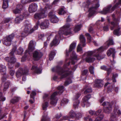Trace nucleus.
I'll list each match as a JSON object with an SVG mask.
<instances>
[{
    "instance_id": "a19ab883",
    "label": "nucleus",
    "mask_w": 121,
    "mask_h": 121,
    "mask_svg": "<svg viewBox=\"0 0 121 121\" xmlns=\"http://www.w3.org/2000/svg\"><path fill=\"white\" fill-rule=\"evenodd\" d=\"M64 88V87L63 86H59L58 87V89L59 91L58 93L59 94H60L62 93L63 91Z\"/></svg>"
},
{
    "instance_id": "20e7f679",
    "label": "nucleus",
    "mask_w": 121,
    "mask_h": 121,
    "mask_svg": "<svg viewBox=\"0 0 121 121\" xmlns=\"http://www.w3.org/2000/svg\"><path fill=\"white\" fill-rule=\"evenodd\" d=\"M104 50L103 47L102 46L96 49H95L92 52L94 57H95L97 60H100L104 58L105 57V54H102V52Z\"/></svg>"
},
{
    "instance_id": "412c9836",
    "label": "nucleus",
    "mask_w": 121,
    "mask_h": 121,
    "mask_svg": "<svg viewBox=\"0 0 121 121\" xmlns=\"http://www.w3.org/2000/svg\"><path fill=\"white\" fill-rule=\"evenodd\" d=\"M115 52V49L114 48H110L107 50L106 53L108 56H109L111 55H112V57L114 58Z\"/></svg>"
},
{
    "instance_id": "393cba45",
    "label": "nucleus",
    "mask_w": 121,
    "mask_h": 121,
    "mask_svg": "<svg viewBox=\"0 0 121 121\" xmlns=\"http://www.w3.org/2000/svg\"><path fill=\"white\" fill-rule=\"evenodd\" d=\"M121 28L119 26L116 29L114 30L113 31L114 35L118 36L121 35Z\"/></svg>"
},
{
    "instance_id": "2f4dec72",
    "label": "nucleus",
    "mask_w": 121,
    "mask_h": 121,
    "mask_svg": "<svg viewBox=\"0 0 121 121\" xmlns=\"http://www.w3.org/2000/svg\"><path fill=\"white\" fill-rule=\"evenodd\" d=\"M76 43L74 42L72 43L70 45L69 50V52H70L74 49L76 46Z\"/></svg>"
},
{
    "instance_id": "3c124183",
    "label": "nucleus",
    "mask_w": 121,
    "mask_h": 121,
    "mask_svg": "<svg viewBox=\"0 0 121 121\" xmlns=\"http://www.w3.org/2000/svg\"><path fill=\"white\" fill-rule=\"evenodd\" d=\"M68 100L67 99L65 98H63L62 100L60 103L61 105H64V104L68 103Z\"/></svg>"
},
{
    "instance_id": "13d9d810",
    "label": "nucleus",
    "mask_w": 121,
    "mask_h": 121,
    "mask_svg": "<svg viewBox=\"0 0 121 121\" xmlns=\"http://www.w3.org/2000/svg\"><path fill=\"white\" fill-rule=\"evenodd\" d=\"M21 11V10L20 9L17 8L16 7V9L13 10V12L15 14H17L20 13Z\"/></svg>"
},
{
    "instance_id": "72a5a7b5",
    "label": "nucleus",
    "mask_w": 121,
    "mask_h": 121,
    "mask_svg": "<svg viewBox=\"0 0 121 121\" xmlns=\"http://www.w3.org/2000/svg\"><path fill=\"white\" fill-rule=\"evenodd\" d=\"M50 20L51 22L53 23H56L59 21L58 18L56 16L50 18Z\"/></svg>"
},
{
    "instance_id": "4468645a",
    "label": "nucleus",
    "mask_w": 121,
    "mask_h": 121,
    "mask_svg": "<svg viewBox=\"0 0 121 121\" xmlns=\"http://www.w3.org/2000/svg\"><path fill=\"white\" fill-rule=\"evenodd\" d=\"M93 54V52L92 51H90L87 52V56L85 59L86 62L88 63H91L95 60V58L91 56Z\"/></svg>"
},
{
    "instance_id": "ea45409f",
    "label": "nucleus",
    "mask_w": 121,
    "mask_h": 121,
    "mask_svg": "<svg viewBox=\"0 0 121 121\" xmlns=\"http://www.w3.org/2000/svg\"><path fill=\"white\" fill-rule=\"evenodd\" d=\"M69 115L71 117L73 118L75 117L76 114L74 111L72 110L69 112Z\"/></svg>"
},
{
    "instance_id": "052dcab7",
    "label": "nucleus",
    "mask_w": 121,
    "mask_h": 121,
    "mask_svg": "<svg viewBox=\"0 0 121 121\" xmlns=\"http://www.w3.org/2000/svg\"><path fill=\"white\" fill-rule=\"evenodd\" d=\"M102 111L101 109H99L96 112L94 113L95 116H97L99 115Z\"/></svg>"
},
{
    "instance_id": "de8ad7c7",
    "label": "nucleus",
    "mask_w": 121,
    "mask_h": 121,
    "mask_svg": "<svg viewBox=\"0 0 121 121\" xmlns=\"http://www.w3.org/2000/svg\"><path fill=\"white\" fill-rule=\"evenodd\" d=\"M72 81L70 78H68L67 80L64 83V85L65 86H67L69 84L72 83Z\"/></svg>"
},
{
    "instance_id": "69168bd1",
    "label": "nucleus",
    "mask_w": 121,
    "mask_h": 121,
    "mask_svg": "<svg viewBox=\"0 0 121 121\" xmlns=\"http://www.w3.org/2000/svg\"><path fill=\"white\" fill-rule=\"evenodd\" d=\"M21 2L23 4L29 3V0H21Z\"/></svg>"
},
{
    "instance_id": "dca6fc26",
    "label": "nucleus",
    "mask_w": 121,
    "mask_h": 121,
    "mask_svg": "<svg viewBox=\"0 0 121 121\" xmlns=\"http://www.w3.org/2000/svg\"><path fill=\"white\" fill-rule=\"evenodd\" d=\"M42 56L43 55L41 52L36 51H34L33 53V59L35 60H39Z\"/></svg>"
},
{
    "instance_id": "49530a36",
    "label": "nucleus",
    "mask_w": 121,
    "mask_h": 121,
    "mask_svg": "<svg viewBox=\"0 0 121 121\" xmlns=\"http://www.w3.org/2000/svg\"><path fill=\"white\" fill-rule=\"evenodd\" d=\"M104 117V116L102 114L100 115L97 117L95 119V121H100Z\"/></svg>"
},
{
    "instance_id": "2eb2a0df",
    "label": "nucleus",
    "mask_w": 121,
    "mask_h": 121,
    "mask_svg": "<svg viewBox=\"0 0 121 121\" xmlns=\"http://www.w3.org/2000/svg\"><path fill=\"white\" fill-rule=\"evenodd\" d=\"M38 5L35 3H32L29 5L28 10L30 13H32L37 11Z\"/></svg>"
},
{
    "instance_id": "f8f14e48",
    "label": "nucleus",
    "mask_w": 121,
    "mask_h": 121,
    "mask_svg": "<svg viewBox=\"0 0 121 121\" xmlns=\"http://www.w3.org/2000/svg\"><path fill=\"white\" fill-rule=\"evenodd\" d=\"M112 19L113 21L111 22V26L110 27L111 30H113L115 27L118 26V25L119 19L118 18H116L114 16H112Z\"/></svg>"
},
{
    "instance_id": "e2e57ef3",
    "label": "nucleus",
    "mask_w": 121,
    "mask_h": 121,
    "mask_svg": "<svg viewBox=\"0 0 121 121\" xmlns=\"http://www.w3.org/2000/svg\"><path fill=\"white\" fill-rule=\"evenodd\" d=\"M85 121H92V119L88 116L85 117Z\"/></svg>"
},
{
    "instance_id": "9d476101",
    "label": "nucleus",
    "mask_w": 121,
    "mask_h": 121,
    "mask_svg": "<svg viewBox=\"0 0 121 121\" xmlns=\"http://www.w3.org/2000/svg\"><path fill=\"white\" fill-rule=\"evenodd\" d=\"M60 70V71L58 73L61 75V79L65 78L69 76L72 73V71H66L61 69Z\"/></svg>"
},
{
    "instance_id": "6e6d98bb",
    "label": "nucleus",
    "mask_w": 121,
    "mask_h": 121,
    "mask_svg": "<svg viewBox=\"0 0 121 121\" xmlns=\"http://www.w3.org/2000/svg\"><path fill=\"white\" fill-rule=\"evenodd\" d=\"M94 68L93 66H91L89 68V70L91 74H93L94 73Z\"/></svg>"
},
{
    "instance_id": "0e129e2a",
    "label": "nucleus",
    "mask_w": 121,
    "mask_h": 121,
    "mask_svg": "<svg viewBox=\"0 0 121 121\" xmlns=\"http://www.w3.org/2000/svg\"><path fill=\"white\" fill-rule=\"evenodd\" d=\"M11 18H10L8 17L5 18L4 20V22L5 23H7L10 21L11 20Z\"/></svg>"
},
{
    "instance_id": "f3484780",
    "label": "nucleus",
    "mask_w": 121,
    "mask_h": 121,
    "mask_svg": "<svg viewBox=\"0 0 121 121\" xmlns=\"http://www.w3.org/2000/svg\"><path fill=\"white\" fill-rule=\"evenodd\" d=\"M0 71L1 74L4 75L2 78L3 81H4V80L6 79V77L5 74L6 71V66L4 65H1L0 66Z\"/></svg>"
},
{
    "instance_id": "338daca9",
    "label": "nucleus",
    "mask_w": 121,
    "mask_h": 121,
    "mask_svg": "<svg viewBox=\"0 0 121 121\" xmlns=\"http://www.w3.org/2000/svg\"><path fill=\"white\" fill-rule=\"evenodd\" d=\"M103 29L105 31H108L109 30L108 26V25L104 26L103 27Z\"/></svg>"
},
{
    "instance_id": "a878e982",
    "label": "nucleus",
    "mask_w": 121,
    "mask_h": 121,
    "mask_svg": "<svg viewBox=\"0 0 121 121\" xmlns=\"http://www.w3.org/2000/svg\"><path fill=\"white\" fill-rule=\"evenodd\" d=\"M31 69L37 73H40L41 72V70L38 68L36 65H33Z\"/></svg>"
},
{
    "instance_id": "bf43d9fd",
    "label": "nucleus",
    "mask_w": 121,
    "mask_h": 121,
    "mask_svg": "<svg viewBox=\"0 0 121 121\" xmlns=\"http://www.w3.org/2000/svg\"><path fill=\"white\" fill-rule=\"evenodd\" d=\"M36 93L35 91H33L30 94L31 97L33 98V99H34V98L33 97L34 96L36 95Z\"/></svg>"
},
{
    "instance_id": "8fccbe9b",
    "label": "nucleus",
    "mask_w": 121,
    "mask_h": 121,
    "mask_svg": "<svg viewBox=\"0 0 121 121\" xmlns=\"http://www.w3.org/2000/svg\"><path fill=\"white\" fill-rule=\"evenodd\" d=\"M118 74L117 73H113L112 76V80L113 82H115L116 81L115 79L116 78H117L118 77Z\"/></svg>"
},
{
    "instance_id": "774afa93",
    "label": "nucleus",
    "mask_w": 121,
    "mask_h": 121,
    "mask_svg": "<svg viewBox=\"0 0 121 121\" xmlns=\"http://www.w3.org/2000/svg\"><path fill=\"white\" fill-rule=\"evenodd\" d=\"M45 8L46 9H51L52 8V6L49 4H47L46 5Z\"/></svg>"
},
{
    "instance_id": "79ce46f5",
    "label": "nucleus",
    "mask_w": 121,
    "mask_h": 121,
    "mask_svg": "<svg viewBox=\"0 0 121 121\" xmlns=\"http://www.w3.org/2000/svg\"><path fill=\"white\" fill-rule=\"evenodd\" d=\"M10 84V82H6L5 83L3 89L4 91H6L8 88Z\"/></svg>"
},
{
    "instance_id": "603ef678",
    "label": "nucleus",
    "mask_w": 121,
    "mask_h": 121,
    "mask_svg": "<svg viewBox=\"0 0 121 121\" xmlns=\"http://www.w3.org/2000/svg\"><path fill=\"white\" fill-rule=\"evenodd\" d=\"M24 5L21 4H19L17 5L16 8L18 9H20L21 11L23 9Z\"/></svg>"
},
{
    "instance_id": "4c0bfd02",
    "label": "nucleus",
    "mask_w": 121,
    "mask_h": 121,
    "mask_svg": "<svg viewBox=\"0 0 121 121\" xmlns=\"http://www.w3.org/2000/svg\"><path fill=\"white\" fill-rule=\"evenodd\" d=\"M76 99H74L75 101L74 103L73 106L75 108H77L78 107L80 103L79 101L78 100Z\"/></svg>"
},
{
    "instance_id": "6e6552de",
    "label": "nucleus",
    "mask_w": 121,
    "mask_h": 121,
    "mask_svg": "<svg viewBox=\"0 0 121 121\" xmlns=\"http://www.w3.org/2000/svg\"><path fill=\"white\" fill-rule=\"evenodd\" d=\"M28 72V70L27 68H26L23 70L22 68H20L16 72V76L18 78L22 75L27 74Z\"/></svg>"
},
{
    "instance_id": "7ed1b4c3",
    "label": "nucleus",
    "mask_w": 121,
    "mask_h": 121,
    "mask_svg": "<svg viewBox=\"0 0 121 121\" xmlns=\"http://www.w3.org/2000/svg\"><path fill=\"white\" fill-rule=\"evenodd\" d=\"M93 4L92 6L89 8L88 11L89 13L88 16L91 17L96 12V10L99 6L98 0H95L93 2H91L90 0H87L86 2H84L82 4V7L84 9H88L89 6Z\"/></svg>"
},
{
    "instance_id": "f257e3e1",
    "label": "nucleus",
    "mask_w": 121,
    "mask_h": 121,
    "mask_svg": "<svg viewBox=\"0 0 121 121\" xmlns=\"http://www.w3.org/2000/svg\"><path fill=\"white\" fill-rule=\"evenodd\" d=\"M70 27V24L69 23H66L60 29L57 34L54 33L51 34L47 33L45 35L43 34H41L39 35L38 38L40 37H43L44 36L47 38H50L53 37V36H55L54 38H65L64 37V36L71 35V33L69 30Z\"/></svg>"
},
{
    "instance_id": "58836bf2",
    "label": "nucleus",
    "mask_w": 121,
    "mask_h": 121,
    "mask_svg": "<svg viewBox=\"0 0 121 121\" xmlns=\"http://www.w3.org/2000/svg\"><path fill=\"white\" fill-rule=\"evenodd\" d=\"M66 13V11L64 10L63 8H62L59 10L58 14L60 15H63Z\"/></svg>"
},
{
    "instance_id": "f03ea898",
    "label": "nucleus",
    "mask_w": 121,
    "mask_h": 121,
    "mask_svg": "<svg viewBox=\"0 0 121 121\" xmlns=\"http://www.w3.org/2000/svg\"><path fill=\"white\" fill-rule=\"evenodd\" d=\"M39 25V21H37L36 22V25L34 27L31 29V25L30 24H26L25 26L24 31L21 34L20 36L18 35H17L16 32L12 33L11 34L7 36L6 38H13L15 37L16 38H19L21 36L22 38L26 37L29 34L31 33L35 30H37Z\"/></svg>"
},
{
    "instance_id": "1a4fd4ad",
    "label": "nucleus",
    "mask_w": 121,
    "mask_h": 121,
    "mask_svg": "<svg viewBox=\"0 0 121 121\" xmlns=\"http://www.w3.org/2000/svg\"><path fill=\"white\" fill-rule=\"evenodd\" d=\"M45 13V11L43 10L40 12L36 13L34 15V18L37 20L44 18L46 17Z\"/></svg>"
},
{
    "instance_id": "9b49d317",
    "label": "nucleus",
    "mask_w": 121,
    "mask_h": 121,
    "mask_svg": "<svg viewBox=\"0 0 121 121\" xmlns=\"http://www.w3.org/2000/svg\"><path fill=\"white\" fill-rule=\"evenodd\" d=\"M57 92H54L51 95L50 102V104H51L54 106H55L56 105L58 98L56 97V96L57 95Z\"/></svg>"
},
{
    "instance_id": "ddd939ff",
    "label": "nucleus",
    "mask_w": 121,
    "mask_h": 121,
    "mask_svg": "<svg viewBox=\"0 0 121 121\" xmlns=\"http://www.w3.org/2000/svg\"><path fill=\"white\" fill-rule=\"evenodd\" d=\"M80 42L78 44L77 48V52H82V48L81 46L84 47L86 45V40L85 38H80Z\"/></svg>"
},
{
    "instance_id": "680f3d73",
    "label": "nucleus",
    "mask_w": 121,
    "mask_h": 121,
    "mask_svg": "<svg viewBox=\"0 0 121 121\" xmlns=\"http://www.w3.org/2000/svg\"><path fill=\"white\" fill-rule=\"evenodd\" d=\"M107 71V73L108 75L109 74L111 73L112 69L111 68H107L106 70Z\"/></svg>"
},
{
    "instance_id": "5fc2aeb1",
    "label": "nucleus",
    "mask_w": 121,
    "mask_h": 121,
    "mask_svg": "<svg viewBox=\"0 0 121 121\" xmlns=\"http://www.w3.org/2000/svg\"><path fill=\"white\" fill-rule=\"evenodd\" d=\"M48 103L46 102L44 103L43 105V110H46V108L48 106Z\"/></svg>"
},
{
    "instance_id": "4d7b16f0",
    "label": "nucleus",
    "mask_w": 121,
    "mask_h": 121,
    "mask_svg": "<svg viewBox=\"0 0 121 121\" xmlns=\"http://www.w3.org/2000/svg\"><path fill=\"white\" fill-rule=\"evenodd\" d=\"M82 116V114L81 113H77V114H76V115L75 117L78 119H79L81 118Z\"/></svg>"
},
{
    "instance_id": "b1692460",
    "label": "nucleus",
    "mask_w": 121,
    "mask_h": 121,
    "mask_svg": "<svg viewBox=\"0 0 121 121\" xmlns=\"http://www.w3.org/2000/svg\"><path fill=\"white\" fill-rule=\"evenodd\" d=\"M35 42L33 41H30L29 43L28 48L30 51H32L35 49Z\"/></svg>"
},
{
    "instance_id": "a18cd8bd",
    "label": "nucleus",
    "mask_w": 121,
    "mask_h": 121,
    "mask_svg": "<svg viewBox=\"0 0 121 121\" xmlns=\"http://www.w3.org/2000/svg\"><path fill=\"white\" fill-rule=\"evenodd\" d=\"M106 43L108 46L114 45V43L112 39H109L107 41Z\"/></svg>"
},
{
    "instance_id": "c03bdc74",
    "label": "nucleus",
    "mask_w": 121,
    "mask_h": 121,
    "mask_svg": "<svg viewBox=\"0 0 121 121\" xmlns=\"http://www.w3.org/2000/svg\"><path fill=\"white\" fill-rule=\"evenodd\" d=\"M71 57L73 59L77 60V55H76L75 52L73 51L72 54L71 55Z\"/></svg>"
},
{
    "instance_id": "5701e85b",
    "label": "nucleus",
    "mask_w": 121,
    "mask_h": 121,
    "mask_svg": "<svg viewBox=\"0 0 121 121\" xmlns=\"http://www.w3.org/2000/svg\"><path fill=\"white\" fill-rule=\"evenodd\" d=\"M13 38H3V44L6 46H9L11 45V42Z\"/></svg>"
},
{
    "instance_id": "0eeeda50",
    "label": "nucleus",
    "mask_w": 121,
    "mask_h": 121,
    "mask_svg": "<svg viewBox=\"0 0 121 121\" xmlns=\"http://www.w3.org/2000/svg\"><path fill=\"white\" fill-rule=\"evenodd\" d=\"M117 114L118 115H120L121 114V112L120 110L115 108L110 117V121H117V118L116 117Z\"/></svg>"
},
{
    "instance_id": "423d86ee",
    "label": "nucleus",
    "mask_w": 121,
    "mask_h": 121,
    "mask_svg": "<svg viewBox=\"0 0 121 121\" xmlns=\"http://www.w3.org/2000/svg\"><path fill=\"white\" fill-rule=\"evenodd\" d=\"M4 59L9 62L8 64V68L10 69H12L13 66V64L16 62V59L14 57H11L10 58L7 57H5Z\"/></svg>"
},
{
    "instance_id": "6ab92c4d",
    "label": "nucleus",
    "mask_w": 121,
    "mask_h": 121,
    "mask_svg": "<svg viewBox=\"0 0 121 121\" xmlns=\"http://www.w3.org/2000/svg\"><path fill=\"white\" fill-rule=\"evenodd\" d=\"M91 97V95H87L84 97L82 99L83 103L84 104L83 105H82L83 107H85L86 104L87 106H89L90 105V104L88 102V101Z\"/></svg>"
},
{
    "instance_id": "7c9ffc66",
    "label": "nucleus",
    "mask_w": 121,
    "mask_h": 121,
    "mask_svg": "<svg viewBox=\"0 0 121 121\" xmlns=\"http://www.w3.org/2000/svg\"><path fill=\"white\" fill-rule=\"evenodd\" d=\"M20 98L19 97L17 96L14 97L10 100V102L13 104L18 102L20 99Z\"/></svg>"
},
{
    "instance_id": "c85d7f7f",
    "label": "nucleus",
    "mask_w": 121,
    "mask_h": 121,
    "mask_svg": "<svg viewBox=\"0 0 121 121\" xmlns=\"http://www.w3.org/2000/svg\"><path fill=\"white\" fill-rule=\"evenodd\" d=\"M115 103L116 102L114 101H112L111 103H109L107 102H104L102 104V105L104 107H108L111 105H112Z\"/></svg>"
},
{
    "instance_id": "e433bc0d",
    "label": "nucleus",
    "mask_w": 121,
    "mask_h": 121,
    "mask_svg": "<svg viewBox=\"0 0 121 121\" xmlns=\"http://www.w3.org/2000/svg\"><path fill=\"white\" fill-rule=\"evenodd\" d=\"M48 16L50 18L56 16L55 15V13L54 11H51L49 13Z\"/></svg>"
},
{
    "instance_id": "4be33fe9",
    "label": "nucleus",
    "mask_w": 121,
    "mask_h": 121,
    "mask_svg": "<svg viewBox=\"0 0 121 121\" xmlns=\"http://www.w3.org/2000/svg\"><path fill=\"white\" fill-rule=\"evenodd\" d=\"M94 86L96 87L100 88L103 86V81L100 80H96Z\"/></svg>"
},
{
    "instance_id": "39448f33",
    "label": "nucleus",
    "mask_w": 121,
    "mask_h": 121,
    "mask_svg": "<svg viewBox=\"0 0 121 121\" xmlns=\"http://www.w3.org/2000/svg\"><path fill=\"white\" fill-rule=\"evenodd\" d=\"M29 16V14L26 12L23 13L22 14H20L18 16L16 17L14 21L15 23H19L22 21L23 18H26Z\"/></svg>"
},
{
    "instance_id": "c9c22d12",
    "label": "nucleus",
    "mask_w": 121,
    "mask_h": 121,
    "mask_svg": "<svg viewBox=\"0 0 121 121\" xmlns=\"http://www.w3.org/2000/svg\"><path fill=\"white\" fill-rule=\"evenodd\" d=\"M23 49L21 47H19L16 53L19 55H21L23 52Z\"/></svg>"
},
{
    "instance_id": "473e14b6",
    "label": "nucleus",
    "mask_w": 121,
    "mask_h": 121,
    "mask_svg": "<svg viewBox=\"0 0 121 121\" xmlns=\"http://www.w3.org/2000/svg\"><path fill=\"white\" fill-rule=\"evenodd\" d=\"M9 1V0H3L2 5L3 8L5 9L8 7Z\"/></svg>"
},
{
    "instance_id": "09e8293b",
    "label": "nucleus",
    "mask_w": 121,
    "mask_h": 121,
    "mask_svg": "<svg viewBox=\"0 0 121 121\" xmlns=\"http://www.w3.org/2000/svg\"><path fill=\"white\" fill-rule=\"evenodd\" d=\"M17 49L16 47H14L12 51L10 52L9 54L10 55L11 57L13 56L15 52Z\"/></svg>"
},
{
    "instance_id": "cd10ccee",
    "label": "nucleus",
    "mask_w": 121,
    "mask_h": 121,
    "mask_svg": "<svg viewBox=\"0 0 121 121\" xmlns=\"http://www.w3.org/2000/svg\"><path fill=\"white\" fill-rule=\"evenodd\" d=\"M112 106L111 105L108 107H105L104 108V112L106 113H109L112 110Z\"/></svg>"
},
{
    "instance_id": "f704fd0d",
    "label": "nucleus",
    "mask_w": 121,
    "mask_h": 121,
    "mask_svg": "<svg viewBox=\"0 0 121 121\" xmlns=\"http://www.w3.org/2000/svg\"><path fill=\"white\" fill-rule=\"evenodd\" d=\"M56 54L54 51H52L51 52L49 56V59L50 60H52L53 58Z\"/></svg>"
},
{
    "instance_id": "37998d69",
    "label": "nucleus",
    "mask_w": 121,
    "mask_h": 121,
    "mask_svg": "<svg viewBox=\"0 0 121 121\" xmlns=\"http://www.w3.org/2000/svg\"><path fill=\"white\" fill-rule=\"evenodd\" d=\"M81 27L80 25H77L75 26L74 29V31L75 32L78 31L80 30Z\"/></svg>"
},
{
    "instance_id": "aec40b11",
    "label": "nucleus",
    "mask_w": 121,
    "mask_h": 121,
    "mask_svg": "<svg viewBox=\"0 0 121 121\" xmlns=\"http://www.w3.org/2000/svg\"><path fill=\"white\" fill-rule=\"evenodd\" d=\"M48 25V20H45L44 22H41V24L39 23L38 26L39 25L41 29H44L47 28Z\"/></svg>"
},
{
    "instance_id": "a211bd4d",
    "label": "nucleus",
    "mask_w": 121,
    "mask_h": 121,
    "mask_svg": "<svg viewBox=\"0 0 121 121\" xmlns=\"http://www.w3.org/2000/svg\"><path fill=\"white\" fill-rule=\"evenodd\" d=\"M112 7L111 4H110L104 8L103 11H100V13L101 14H106L107 13H111V9Z\"/></svg>"
},
{
    "instance_id": "864d4df0",
    "label": "nucleus",
    "mask_w": 121,
    "mask_h": 121,
    "mask_svg": "<svg viewBox=\"0 0 121 121\" xmlns=\"http://www.w3.org/2000/svg\"><path fill=\"white\" fill-rule=\"evenodd\" d=\"M118 5V3H116L112 8L111 7V12H112L114 11L115 9L117 7Z\"/></svg>"
},
{
    "instance_id": "bb28decb",
    "label": "nucleus",
    "mask_w": 121,
    "mask_h": 121,
    "mask_svg": "<svg viewBox=\"0 0 121 121\" xmlns=\"http://www.w3.org/2000/svg\"><path fill=\"white\" fill-rule=\"evenodd\" d=\"M58 38H54L50 44V46L52 47L53 46H56L58 45L59 41L57 39Z\"/></svg>"
},
{
    "instance_id": "c756f323",
    "label": "nucleus",
    "mask_w": 121,
    "mask_h": 121,
    "mask_svg": "<svg viewBox=\"0 0 121 121\" xmlns=\"http://www.w3.org/2000/svg\"><path fill=\"white\" fill-rule=\"evenodd\" d=\"M84 89L85 90L84 92V93L85 94L91 93L92 92V90L91 88L88 86H87L84 88Z\"/></svg>"
}]
</instances>
